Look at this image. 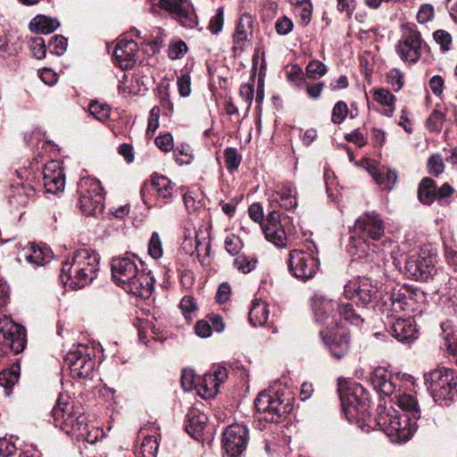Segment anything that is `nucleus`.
<instances>
[{"mask_svg": "<svg viewBox=\"0 0 457 457\" xmlns=\"http://www.w3.org/2000/svg\"><path fill=\"white\" fill-rule=\"evenodd\" d=\"M428 49L419 31L406 29L396 46V53L404 62L416 63L424 50Z\"/></svg>", "mask_w": 457, "mask_h": 457, "instance_id": "16", "label": "nucleus"}, {"mask_svg": "<svg viewBox=\"0 0 457 457\" xmlns=\"http://www.w3.org/2000/svg\"><path fill=\"white\" fill-rule=\"evenodd\" d=\"M369 172L377 184L383 186L384 189L390 191L397 182V172L395 170L382 167H370Z\"/></svg>", "mask_w": 457, "mask_h": 457, "instance_id": "30", "label": "nucleus"}, {"mask_svg": "<svg viewBox=\"0 0 457 457\" xmlns=\"http://www.w3.org/2000/svg\"><path fill=\"white\" fill-rule=\"evenodd\" d=\"M254 404L256 411L262 415V419L270 422H278L293 409L289 400L285 403L277 394L267 390L258 395Z\"/></svg>", "mask_w": 457, "mask_h": 457, "instance_id": "12", "label": "nucleus"}, {"mask_svg": "<svg viewBox=\"0 0 457 457\" xmlns=\"http://www.w3.org/2000/svg\"><path fill=\"white\" fill-rule=\"evenodd\" d=\"M18 261L23 260L34 267L42 266L50 262L51 253L48 249L37 247L35 245H29L22 249L18 255Z\"/></svg>", "mask_w": 457, "mask_h": 457, "instance_id": "28", "label": "nucleus"}, {"mask_svg": "<svg viewBox=\"0 0 457 457\" xmlns=\"http://www.w3.org/2000/svg\"><path fill=\"white\" fill-rule=\"evenodd\" d=\"M445 170V164L439 155H432L428 161V170L433 176L440 175Z\"/></svg>", "mask_w": 457, "mask_h": 457, "instance_id": "56", "label": "nucleus"}, {"mask_svg": "<svg viewBox=\"0 0 457 457\" xmlns=\"http://www.w3.org/2000/svg\"><path fill=\"white\" fill-rule=\"evenodd\" d=\"M35 196L34 187L30 184H21L12 187L9 202L14 206H26Z\"/></svg>", "mask_w": 457, "mask_h": 457, "instance_id": "29", "label": "nucleus"}, {"mask_svg": "<svg viewBox=\"0 0 457 457\" xmlns=\"http://www.w3.org/2000/svg\"><path fill=\"white\" fill-rule=\"evenodd\" d=\"M104 188L98 179H84L79 184V209L86 215L97 216L104 208Z\"/></svg>", "mask_w": 457, "mask_h": 457, "instance_id": "11", "label": "nucleus"}, {"mask_svg": "<svg viewBox=\"0 0 457 457\" xmlns=\"http://www.w3.org/2000/svg\"><path fill=\"white\" fill-rule=\"evenodd\" d=\"M387 82L395 91H399L403 85V74L397 69L389 71L386 74Z\"/></svg>", "mask_w": 457, "mask_h": 457, "instance_id": "55", "label": "nucleus"}, {"mask_svg": "<svg viewBox=\"0 0 457 457\" xmlns=\"http://www.w3.org/2000/svg\"><path fill=\"white\" fill-rule=\"evenodd\" d=\"M60 26V22L55 18L45 15H37L29 22L31 31L41 34H49L54 32Z\"/></svg>", "mask_w": 457, "mask_h": 457, "instance_id": "33", "label": "nucleus"}, {"mask_svg": "<svg viewBox=\"0 0 457 457\" xmlns=\"http://www.w3.org/2000/svg\"><path fill=\"white\" fill-rule=\"evenodd\" d=\"M249 435L245 426L234 424L228 426L223 433V445L231 457L239 456L248 444Z\"/></svg>", "mask_w": 457, "mask_h": 457, "instance_id": "17", "label": "nucleus"}, {"mask_svg": "<svg viewBox=\"0 0 457 457\" xmlns=\"http://www.w3.org/2000/svg\"><path fill=\"white\" fill-rule=\"evenodd\" d=\"M180 384L184 391H190L196 386L195 375L194 370L185 369L182 371Z\"/></svg>", "mask_w": 457, "mask_h": 457, "instance_id": "53", "label": "nucleus"}, {"mask_svg": "<svg viewBox=\"0 0 457 457\" xmlns=\"http://www.w3.org/2000/svg\"><path fill=\"white\" fill-rule=\"evenodd\" d=\"M253 34V18L248 13L240 16L233 35L232 50L237 54L242 52Z\"/></svg>", "mask_w": 457, "mask_h": 457, "instance_id": "24", "label": "nucleus"}, {"mask_svg": "<svg viewBox=\"0 0 457 457\" xmlns=\"http://www.w3.org/2000/svg\"><path fill=\"white\" fill-rule=\"evenodd\" d=\"M224 157L226 167L230 172H233L238 168L241 162V156L236 148H226L224 151Z\"/></svg>", "mask_w": 457, "mask_h": 457, "instance_id": "44", "label": "nucleus"}, {"mask_svg": "<svg viewBox=\"0 0 457 457\" xmlns=\"http://www.w3.org/2000/svg\"><path fill=\"white\" fill-rule=\"evenodd\" d=\"M51 53L62 55L67 48V39L62 36H54L49 42Z\"/></svg>", "mask_w": 457, "mask_h": 457, "instance_id": "50", "label": "nucleus"}, {"mask_svg": "<svg viewBox=\"0 0 457 457\" xmlns=\"http://www.w3.org/2000/svg\"><path fill=\"white\" fill-rule=\"evenodd\" d=\"M225 248L229 254H237L241 249L239 238L234 235L228 236L225 239Z\"/></svg>", "mask_w": 457, "mask_h": 457, "instance_id": "61", "label": "nucleus"}, {"mask_svg": "<svg viewBox=\"0 0 457 457\" xmlns=\"http://www.w3.org/2000/svg\"><path fill=\"white\" fill-rule=\"evenodd\" d=\"M155 145L163 152H169L173 147V140L170 134H164L155 138Z\"/></svg>", "mask_w": 457, "mask_h": 457, "instance_id": "62", "label": "nucleus"}, {"mask_svg": "<svg viewBox=\"0 0 457 457\" xmlns=\"http://www.w3.org/2000/svg\"><path fill=\"white\" fill-rule=\"evenodd\" d=\"M148 253L154 259H159L162 256V244L157 232H153L148 242Z\"/></svg>", "mask_w": 457, "mask_h": 457, "instance_id": "45", "label": "nucleus"}, {"mask_svg": "<svg viewBox=\"0 0 457 457\" xmlns=\"http://www.w3.org/2000/svg\"><path fill=\"white\" fill-rule=\"evenodd\" d=\"M434 17V7L429 4H422L417 13V19L420 23H426Z\"/></svg>", "mask_w": 457, "mask_h": 457, "instance_id": "60", "label": "nucleus"}, {"mask_svg": "<svg viewBox=\"0 0 457 457\" xmlns=\"http://www.w3.org/2000/svg\"><path fill=\"white\" fill-rule=\"evenodd\" d=\"M197 336L203 338L209 337L212 335V326L206 320H198L195 326Z\"/></svg>", "mask_w": 457, "mask_h": 457, "instance_id": "64", "label": "nucleus"}, {"mask_svg": "<svg viewBox=\"0 0 457 457\" xmlns=\"http://www.w3.org/2000/svg\"><path fill=\"white\" fill-rule=\"evenodd\" d=\"M142 436L140 447L137 450L136 454L141 457H156L158 451V443L154 436L145 435L143 430L139 432Z\"/></svg>", "mask_w": 457, "mask_h": 457, "instance_id": "35", "label": "nucleus"}, {"mask_svg": "<svg viewBox=\"0 0 457 457\" xmlns=\"http://www.w3.org/2000/svg\"><path fill=\"white\" fill-rule=\"evenodd\" d=\"M417 292L406 285H398L394 287L388 295L394 312H410L414 309Z\"/></svg>", "mask_w": 457, "mask_h": 457, "instance_id": "21", "label": "nucleus"}, {"mask_svg": "<svg viewBox=\"0 0 457 457\" xmlns=\"http://www.w3.org/2000/svg\"><path fill=\"white\" fill-rule=\"evenodd\" d=\"M396 403L401 409L409 411V414L414 420H417L420 418V410L414 395L408 394L398 395L396 396Z\"/></svg>", "mask_w": 457, "mask_h": 457, "instance_id": "36", "label": "nucleus"}, {"mask_svg": "<svg viewBox=\"0 0 457 457\" xmlns=\"http://www.w3.org/2000/svg\"><path fill=\"white\" fill-rule=\"evenodd\" d=\"M177 85L179 88V92L181 96L187 97L191 93V79L190 76L187 73L182 74L177 79Z\"/></svg>", "mask_w": 457, "mask_h": 457, "instance_id": "58", "label": "nucleus"}, {"mask_svg": "<svg viewBox=\"0 0 457 457\" xmlns=\"http://www.w3.org/2000/svg\"><path fill=\"white\" fill-rule=\"evenodd\" d=\"M287 79L298 87H302L305 83V78L303 77V71L297 65H294L290 71L287 72Z\"/></svg>", "mask_w": 457, "mask_h": 457, "instance_id": "57", "label": "nucleus"}, {"mask_svg": "<svg viewBox=\"0 0 457 457\" xmlns=\"http://www.w3.org/2000/svg\"><path fill=\"white\" fill-rule=\"evenodd\" d=\"M187 51V46L185 42L179 41L169 47V57L172 60L181 58Z\"/></svg>", "mask_w": 457, "mask_h": 457, "instance_id": "59", "label": "nucleus"}, {"mask_svg": "<svg viewBox=\"0 0 457 457\" xmlns=\"http://www.w3.org/2000/svg\"><path fill=\"white\" fill-rule=\"evenodd\" d=\"M410 414L399 413L392 409L381 410L376 418L378 427L383 430L393 442L403 443L411 439L415 433L416 422H412Z\"/></svg>", "mask_w": 457, "mask_h": 457, "instance_id": "6", "label": "nucleus"}, {"mask_svg": "<svg viewBox=\"0 0 457 457\" xmlns=\"http://www.w3.org/2000/svg\"><path fill=\"white\" fill-rule=\"evenodd\" d=\"M448 327L449 325L446 323L442 324L443 331L445 333L444 337V346L447 353L453 354V356H457V333L453 330L447 332L446 328Z\"/></svg>", "mask_w": 457, "mask_h": 457, "instance_id": "41", "label": "nucleus"}, {"mask_svg": "<svg viewBox=\"0 0 457 457\" xmlns=\"http://www.w3.org/2000/svg\"><path fill=\"white\" fill-rule=\"evenodd\" d=\"M286 220L287 218L280 220L279 213L273 211L262 226L266 239L278 247H285L287 245V237L283 224Z\"/></svg>", "mask_w": 457, "mask_h": 457, "instance_id": "20", "label": "nucleus"}, {"mask_svg": "<svg viewBox=\"0 0 457 457\" xmlns=\"http://www.w3.org/2000/svg\"><path fill=\"white\" fill-rule=\"evenodd\" d=\"M425 381L434 401L447 405L457 399V371L439 368L425 375Z\"/></svg>", "mask_w": 457, "mask_h": 457, "instance_id": "7", "label": "nucleus"}, {"mask_svg": "<svg viewBox=\"0 0 457 457\" xmlns=\"http://www.w3.org/2000/svg\"><path fill=\"white\" fill-rule=\"evenodd\" d=\"M305 86L308 96L312 99H318L323 91L325 84L323 82L305 83Z\"/></svg>", "mask_w": 457, "mask_h": 457, "instance_id": "63", "label": "nucleus"}, {"mask_svg": "<svg viewBox=\"0 0 457 457\" xmlns=\"http://www.w3.org/2000/svg\"><path fill=\"white\" fill-rule=\"evenodd\" d=\"M151 187L159 198L171 199L176 192V185L166 176L154 175L151 179Z\"/></svg>", "mask_w": 457, "mask_h": 457, "instance_id": "31", "label": "nucleus"}, {"mask_svg": "<svg viewBox=\"0 0 457 457\" xmlns=\"http://www.w3.org/2000/svg\"><path fill=\"white\" fill-rule=\"evenodd\" d=\"M320 336L329 351L332 357L340 360L345 357L350 349V337L348 334L333 331V329H322Z\"/></svg>", "mask_w": 457, "mask_h": 457, "instance_id": "19", "label": "nucleus"}, {"mask_svg": "<svg viewBox=\"0 0 457 457\" xmlns=\"http://www.w3.org/2000/svg\"><path fill=\"white\" fill-rule=\"evenodd\" d=\"M19 379L17 370L12 369L0 372V386L5 388L13 386Z\"/></svg>", "mask_w": 457, "mask_h": 457, "instance_id": "49", "label": "nucleus"}, {"mask_svg": "<svg viewBox=\"0 0 457 457\" xmlns=\"http://www.w3.org/2000/svg\"><path fill=\"white\" fill-rule=\"evenodd\" d=\"M88 351L87 345H79L66 354L64 364L70 370V374L73 378L80 379L91 375L95 361Z\"/></svg>", "mask_w": 457, "mask_h": 457, "instance_id": "15", "label": "nucleus"}, {"mask_svg": "<svg viewBox=\"0 0 457 457\" xmlns=\"http://www.w3.org/2000/svg\"><path fill=\"white\" fill-rule=\"evenodd\" d=\"M436 253L430 245L420 247L419 253L410 255L404 265V273L408 278L425 281L428 279L434 270Z\"/></svg>", "mask_w": 457, "mask_h": 457, "instance_id": "10", "label": "nucleus"}, {"mask_svg": "<svg viewBox=\"0 0 457 457\" xmlns=\"http://www.w3.org/2000/svg\"><path fill=\"white\" fill-rule=\"evenodd\" d=\"M137 52V44L134 40L121 39L114 48L113 56L122 70H128L135 64Z\"/></svg>", "mask_w": 457, "mask_h": 457, "instance_id": "23", "label": "nucleus"}, {"mask_svg": "<svg viewBox=\"0 0 457 457\" xmlns=\"http://www.w3.org/2000/svg\"><path fill=\"white\" fill-rule=\"evenodd\" d=\"M326 72V65L322 62L318 60L311 61L305 68V73L307 78L312 79H316L318 78L324 76Z\"/></svg>", "mask_w": 457, "mask_h": 457, "instance_id": "42", "label": "nucleus"}, {"mask_svg": "<svg viewBox=\"0 0 457 457\" xmlns=\"http://www.w3.org/2000/svg\"><path fill=\"white\" fill-rule=\"evenodd\" d=\"M29 49L37 59L45 57L46 50L45 40L41 37H32L29 42Z\"/></svg>", "mask_w": 457, "mask_h": 457, "instance_id": "48", "label": "nucleus"}, {"mask_svg": "<svg viewBox=\"0 0 457 457\" xmlns=\"http://www.w3.org/2000/svg\"><path fill=\"white\" fill-rule=\"evenodd\" d=\"M348 114V106L344 101L337 102L332 110L331 120L335 124H341Z\"/></svg>", "mask_w": 457, "mask_h": 457, "instance_id": "47", "label": "nucleus"}, {"mask_svg": "<svg viewBox=\"0 0 457 457\" xmlns=\"http://www.w3.org/2000/svg\"><path fill=\"white\" fill-rule=\"evenodd\" d=\"M389 332L403 343H409L418 337V330L411 319H397L391 324Z\"/></svg>", "mask_w": 457, "mask_h": 457, "instance_id": "26", "label": "nucleus"}, {"mask_svg": "<svg viewBox=\"0 0 457 457\" xmlns=\"http://www.w3.org/2000/svg\"><path fill=\"white\" fill-rule=\"evenodd\" d=\"M435 41L440 46L441 49L445 52L450 49L452 44L451 35L443 29H438L433 34Z\"/></svg>", "mask_w": 457, "mask_h": 457, "instance_id": "54", "label": "nucleus"}, {"mask_svg": "<svg viewBox=\"0 0 457 457\" xmlns=\"http://www.w3.org/2000/svg\"><path fill=\"white\" fill-rule=\"evenodd\" d=\"M67 395H61L56 404L52 410L54 425L69 435H74L78 439L94 443L96 437H92L87 432V418L83 414L76 415L73 412V405L68 401Z\"/></svg>", "mask_w": 457, "mask_h": 457, "instance_id": "4", "label": "nucleus"}, {"mask_svg": "<svg viewBox=\"0 0 457 457\" xmlns=\"http://www.w3.org/2000/svg\"><path fill=\"white\" fill-rule=\"evenodd\" d=\"M372 93L376 102L388 107V109L384 112V115L387 117L393 116L395 96L388 89L385 88H374Z\"/></svg>", "mask_w": 457, "mask_h": 457, "instance_id": "37", "label": "nucleus"}, {"mask_svg": "<svg viewBox=\"0 0 457 457\" xmlns=\"http://www.w3.org/2000/svg\"><path fill=\"white\" fill-rule=\"evenodd\" d=\"M272 202H276L285 210H292L296 207V189L294 185L290 182L277 185L272 195Z\"/></svg>", "mask_w": 457, "mask_h": 457, "instance_id": "25", "label": "nucleus"}, {"mask_svg": "<svg viewBox=\"0 0 457 457\" xmlns=\"http://www.w3.org/2000/svg\"><path fill=\"white\" fill-rule=\"evenodd\" d=\"M206 418L204 415H194L190 417L186 425V431L195 438L202 435L205 427Z\"/></svg>", "mask_w": 457, "mask_h": 457, "instance_id": "40", "label": "nucleus"}, {"mask_svg": "<svg viewBox=\"0 0 457 457\" xmlns=\"http://www.w3.org/2000/svg\"><path fill=\"white\" fill-rule=\"evenodd\" d=\"M26 343L24 327L15 323L7 316L0 319V345L3 353L10 350L13 353H20L24 350Z\"/></svg>", "mask_w": 457, "mask_h": 457, "instance_id": "13", "label": "nucleus"}, {"mask_svg": "<svg viewBox=\"0 0 457 457\" xmlns=\"http://www.w3.org/2000/svg\"><path fill=\"white\" fill-rule=\"evenodd\" d=\"M312 6L311 2H304L301 6L295 7V12L301 19L302 25L306 26L311 21Z\"/></svg>", "mask_w": 457, "mask_h": 457, "instance_id": "51", "label": "nucleus"}, {"mask_svg": "<svg viewBox=\"0 0 457 457\" xmlns=\"http://www.w3.org/2000/svg\"><path fill=\"white\" fill-rule=\"evenodd\" d=\"M353 231L363 240L361 245V252H365L367 249L369 256L370 255V252L374 253L382 252L381 246L378 244L367 243L369 239L378 241L385 234L384 221L378 213L375 212H364L356 220Z\"/></svg>", "mask_w": 457, "mask_h": 457, "instance_id": "8", "label": "nucleus"}, {"mask_svg": "<svg viewBox=\"0 0 457 457\" xmlns=\"http://www.w3.org/2000/svg\"><path fill=\"white\" fill-rule=\"evenodd\" d=\"M43 181L46 190L52 194L62 191L65 186L64 174L57 162L46 164L43 170Z\"/></svg>", "mask_w": 457, "mask_h": 457, "instance_id": "22", "label": "nucleus"}, {"mask_svg": "<svg viewBox=\"0 0 457 457\" xmlns=\"http://www.w3.org/2000/svg\"><path fill=\"white\" fill-rule=\"evenodd\" d=\"M418 198L424 204H431L436 199V186L430 178H424L418 188Z\"/></svg>", "mask_w": 457, "mask_h": 457, "instance_id": "34", "label": "nucleus"}, {"mask_svg": "<svg viewBox=\"0 0 457 457\" xmlns=\"http://www.w3.org/2000/svg\"><path fill=\"white\" fill-rule=\"evenodd\" d=\"M99 271V257L94 252L82 248L73 253L62 264L60 279L62 285L77 290L89 285Z\"/></svg>", "mask_w": 457, "mask_h": 457, "instance_id": "2", "label": "nucleus"}, {"mask_svg": "<svg viewBox=\"0 0 457 457\" xmlns=\"http://www.w3.org/2000/svg\"><path fill=\"white\" fill-rule=\"evenodd\" d=\"M378 287L368 278H358L349 281L344 289L346 300L353 301L356 305L368 308L378 297Z\"/></svg>", "mask_w": 457, "mask_h": 457, "instance_id": "14", "label": "nucleus"}, {"mask_svg": "<svg viewBox=\"0 0 457 457\" xmlns=\"http://www.w3.org/2000/svg\"><path fill=\"white\" fill-rule=\"evenodd\" d=\"M270 314L268 303L261 299H254L249 311V321L254 327L266 324Z\"/></svg>", "mask_w": 457, "mask_h": 457, "instance_id": "32", "label": "nucleus"}, {"mask_svg": "<svg viewBox=\"0 0 457 457\" xmlns=\"http://www.w3.org/2000/svg\"><path fill=\"white\" fill-rule=\"evenodd\" d=\"M88 112L97 120L104 122L110 117L111 107L107 104L94 100L89 104Z\"/></svg>", "mask_w": 457, "mask_h": 457, "instance_id": "39", "label": "nucleus"}, {"mask_svg": "<svg viewBox=\"0 0 457 457\" xmlns=\"http://www.w3.org/2000/svg\"><path fill=\"white\" fill-rule=\"evenodd\" d=\"M338 393L342 410L350 421L364 420L369 411V396L366 389L356 382L339 383Z\"/></svg>", "mask_w": 457, "mask_h": 457, "instance_id": "5", "label": "nucleus"}, {"mask_svg": "<svg viewBox=\"0 0 457 457\" xmlns=\"http://www.w3.org/2000/svg\"><path fill=\"white\" fill-rule=\"evenodd\" d=\"M159 7L172 13L184 27L193 28L197 17L189 0H160Z\"/></svg>", "mask_w": 457, "mask_h": 457, "instance_id": "18", "label": "nucleus"}, {"mask_svg": "<svg viewBox=\"0 0 457 457\" xmlns=\"http://www.w3.org/2000/svg\"><path fill=\"white\" fill-rule=\"evenodd\" d=\"M445 115L438 110H434L427 120V126L430 131L439 132L443 129Z\"/></svg>", "mask_w": 457, "mask_h": 457, "instance_id": "46", "label": "nucleus"}, {"mask_svg": "<svg viewBox=\"0 0 457 457\" xmlns=\"http://www.w3.org/2000/svg\"><path fill=\"white\" fill-rule=\"evenodd\" d=\"M257 260L246 255H238L234 260V266L242 273L247 274L256 268Z\"/></svg>", "mask_w": 457, "mask_h": 457, "instance_id": "43", "label": "nucleus"}, {"mask_svg": "<svg viewBox=\"0 0 457 457\" xmlns=\"http://www.w3.org/2000/svg\"><path fill=\"white\" fill-rule=\"evenodd\" d=\"M224 24V12L223 8H218L216 14L212 16L210 20L208 29L213 34H218L221 31Z\"/></svg>", "mask_w": 457, "mask_h": 457, "instance_id": "52", "label": "nucleus"}, {"mask_svg": "<svg viewBox=\"0 0 457 457\" xmlns=\"http://www.w3.org/2000/svg\"><path fill=\"white\" fill-rule=\"evenodd\" d=\"M370 384L380 395L390 396L396 390V385L393 382L391 374L385 369H376L370 376Z\"/></svg>", "mask_w": 457, "mask_h": 457, "instance_id": "27", "label": "nucleus"}, {"mask_svg": "<svg viewBox=\"0 0 457 457\" xmlns=\"http://www.w3.org/2000/svg\"><path fill=\"white\" fill-rule=\"evenodd\" d=\"M215 379L214 377L209 374H205L203 377L200 388L198 389V393L202 397L212 398L217 395L220 386L219 382H216Z\"/></svg>", "mask_w": 457, "mask_h": 457, "instance_id": "38", "label": "nucleus"}, {"mask_svg": "<svg viewBox=\"0 0 457 457\" xmlns=\"http://www.w3.org/2000/svg\"><path fill=\"white\" fill-rule=\"evenodd\" d=\"M311 304L315 322L325 326V329L337 328L342 320L354 325L363 321L361 314L357 313L350 303L343 300L336 302L321 294H315Z\"/></svg>", "mask_w": 457, "mask_h": 457, "instance_id": "3", "label": "nucleus"}, {"mask_svg": "<svg viewBox=\"0 0 457 457\" xmlns=\"http://www.w3.org/2000/svg\"><path fill=\"white\" fill-rule=\"evenodd\" d=\"M111 269L113 281L127 293L142 298L151 296L154 279L150 272L138 269L135 254L112 258Z\"/></svg>", "mask_w": 457, "mask_h": 457, "instance_id": "1", "label": "nucleus"}, {"mask_svg": "<svg viewBox=\"0 0 457 457\" xmlns=\"http://www.w3.org/2000/svg\"><path fill=\"white\" fill-rule=\"evenodd\" d=\"M309 252L294 249L290 251L288 258V269L290 273L302 281H307L312 278L320 267L317 247L308 246Z\"/></svg>", "mask_w": 457, "mask_h": 457, "instance_id": "9", "label": "nucleus"}]
</instances>
